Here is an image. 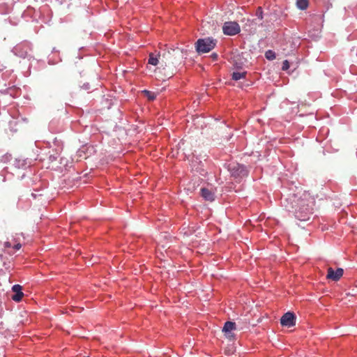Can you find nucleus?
Here are the masks:
<instances>
[{"instance_id":"nucleus-1","label":"nucleus","mask_w":357,"mask_h":357,"mask_svg":"<svg viewBox=\"0 0 357 357\" xmlns=\"http://www.w3.org/2000/svg\"><path fill=\"white\" fill-rule=\"evenodd\" d=\"M290 202L291 211L295 218L300 221H307L312 214L314 198L307 191L297 189L296 193L291 195L287 202Z\"/></svg>"},{"instance_id":"nucleus-2","label":"nucleus","mask_w":357,"mask_h":357,"mask_svg":"<svg viewBox=\"0 0 357 357\" xmlns=\"http://www.w3.org/2000/svg\"><path fill=\"white\" fill-rule=\"evenodd\" d=\"M183 59V52L180 48L165 50L160 58V66L155 70L159 78L165 79L172 77Z\"/></svg>"},{"instance_id":"nucleus-3","label":"nucleus","mask_w":357,"mask_h":357,"mask_svg":"<svg viewBox=\"0 0 357 357\" xmlns=\"http://www.w3.org/2000/svg\"><path fill=\"white\" fill-rule=\"evenodd\" d=\"M217 40L212 38H199L195 43L196 50L199 54L209 52L214 49Z\"/></svg>"},{"instance_id":"nucleus-4","label":"nucleus","mask_w":357,"mask_h":357,"mask_svg":"<svg viewBox=\"0 0 357 357\" xmlns=\"http://www.w3.org/2000/svg\"><path fill=\"white\" fill-rule=\"evenodd\" d=\"M228 170L236 180H241L242 178L248 175V171L246 168L238 163L231 162L228 165Z\"/></svg>"},{"instance_id":"nucleus-5","label":"nucleus","mask_w":357,"mask_h":357,"mask_svg":"<svg viewBox=\"0 0 357 357\" xmlns=\"http://www.w3.org/2000/svg\"><path fill=\"white\" fill-rule=\"evenodd\" d=\"M223 33L227 36H234L241 31L240 26L236 22H226L222 26Z\"/></svg>"},{"instance_id":"nucleus-6","label":"nucleus","mask_w":357,"mask_h":357,"mask_svg":"<svg viewBox=\"0 0 357 357\" xmlns=\"http://www.w3.org/2000/svg\"><path fill=\"white\" fill-rule=\"evenodd\" d=\"M296 317L293 312L285 313L280 319V324L283 326L291 327L295 325Z\"/></svg>"},{"instance_id":"nucleus-7","label":"nucleus","mask_w":357,"mask_h":357,"mask_svg":"<svg viewBox=\"0 0 357 357\" xmlns=\"http://www.w3.org/2000/svg\"><path fill=\"white\" fill-rule=\"evenodd\" d=\"M236 329V324L232 321H227L222 328V332L225 336L229 340H233L234 338V334L233 331Z\"/></svg>"},{"instance_id":"nucleus-8","label":"nucleus","mask_w":357,"mask_h":357,"mask_svg":"<svg viewBox=\"0 0 357 357\" xmlns=\"http://www.w3.org/2000/svg\"><path fill=\"white\" fill-rule=\"evenodd\" d=\"M344 271L342 268H338L335 271L331 267H329L327 270V279L332 280L333 281H338L342 276Z\"/></svg>"},{"instance_id":"nucleus-9","label":"nucleus","mask_w":357,"mask_h":357,"mask_svg":"<svg viewBox=\"0 0 357 357\" xmlns=\"http://www.w3.org/2000/svg\"><path fill=\"white\" fill-rule=\"evenodd\" d=\"M13 291L15 293L13 296H12V299L15 302H20L22 301L24 293L22 292V287L20 284H15L12 287Z\"/></svg>"},{"instance_id":"nucleus-10","label":"nucleus","mask_w":357,"mask_h":357,"mask_svg":"<svg viewBox=\"0 0 357 357\" xmlns=\"http://www.w3.org/2000/svg\"><path fill=\"white\" fill-rule=\"evenodd\" d=\"M201 195L206 201L208 202L213 201L215 198L214 192L206 188L201 189Z\"/></svg>"},{"instance_id":"nucleus-11","label":"nucleus","mask_w":357,"mask_h":357,"mask_svg":"<svg viewBox=\"0 0 357 357\" xmlns=\"http://www.w3.org/2000/svg\"><path fill=\"white\" fill-rule=\"evenodd\" d=\"M162 54H155L154 53H150L148 60V63L153 65V66H157L158 64L160 65V58Z\"/></svg>"},{"instance_id":"nucleus-12","label":"nucleus","mask_w":357,"mask_h":357,"mask_svg":"<svg viewBox=\"0 0 357 357\" xmlns=\"http://www.w3.org/2000/svg\"><path fill=\"white\" fill-rule=\"evenodd\" d=\"M247 73L245 71L243 72H234L232 73V79L234 80H239L241 79H244L246 76Z\"/></svg>"},{"instance_id":"nucleus-13","label":"nucleus","mask_w":357,"mask_h":357,"mask_svg":"<svg viewBox=\"0 0 357 357\" xmlns=\"http://www.w3.org/2000/svg\"><path fill=\"white\" fill-rule=\"evenodd\" d=\"M296 6L301 10H305L308 6V1L307 0H297Z\"/></svg>"},{"instance_id":"nucleus-14","label":"nucleus","mask_w":357,"mask_h":357,"mask_svg":"<svg viewBox=\"0 0 357 357\" xmlns=\"http://www.w3.org/2000/svg\"><path fill=\"white\" fill-rule=\"evenodd\" d=\"M142 93L146 96V97L149 100H153L155 99V93L152 92V91H147V90H144L142 91Z\"/></svg>"},{"instance_id":"nucleus-15","label":"nucleus","mask_w":357,"mask_h":357,"mask_svg":"<svg viewBox=\"0 0 357 357\" xmlns=\"http://www.w3.org/2000/svg\"><path fill=\"white\" fill-rule=\"evenodd\" d=\"M266 58L268 60H273L275 58V53L271 50H268L265 54Z\"/></svg>"},{"instance_id":"nucleus-16","label":"nucleus","mask_w":357,"mask_h":357,"mask_svg":"<svg viewBox=\"0 0 357 357\" xmlns=\"http://www.w3.org/2000/svg\"><path fill=\"white\" fill-rule=\"evenodd\" d=\"M289 68V63L287 60H284L282 63V70H287Z\"/></svg>"},{"instance_id":"nucleus-17","label":"nucleus","mask_w":357,"mask_h":357,"mask_svg":"<svg viewBox=\"0 0 357 357\" xmlns=\"http://www.w3.org/2000/svg\"><path fill=\"white\" fill-rule=\"evenodd\" d=\"M263 11H262V9L261 7H259L257 10V12H256V15L259 18V19H262L263 18Z\"/></svg>"},{"instance_id":"nucleus-18","label":"nucleus","mask_w":357,"mask_h":357,"mask_svg":"<svg viewBox=\"0 0 357 357\" xmlns=\"http://www.w3.org/2000/svg\"><path fill=\"white\" fill-rule=\"evenodd\" d=\"M211 57H212L213 60L215 61L218 59V54L215 53H213L211 54Z\"/></svg>"},{"instance_id":"nucleus-19","label":"nucleus","mask_w":357,"mask_h":357,"mask_svg":"<svg viewBox=\"0 0 357 357\" xmlns=\"http://www.w3.org/2000/svg\"><path fill=\"white\" fill-rule=\"evenodd\" d=\"M5 248H8L11 247V243L8 241L5 242L4 243Z\"/></svg>"},{"instance_id":"nucleus-20","label":"nucleus","mask_w":357,"mask_h":357,"mask_svg":"<svg viewBox=\"0 0 357 357\" xmlns=\"http://www.w3.org/2000/svg\"><path fill=\"white\" fill-rule=\"evenodd\" d=\"M21 247H22V245L20 243H17L16 245H15L14 248L15 250H20Z\"/></svg>"}]
</instances>
